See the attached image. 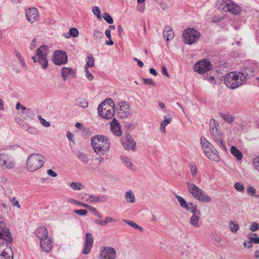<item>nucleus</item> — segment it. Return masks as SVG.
<instances>
[{
  "mask_svg": "<svg viewBox=\"0 0 259 259\" xmlns=\"http://www.w3.org/2000/svg\"><path fill=\"white\" fill-rule=\"evenodd\" d=\"M125 198L128 202L133 203L135 201V196L131 191L126 192Z\"/></svg>",
  "mask_w": 259,
  "mask_h": 259,
  "instance_id": "35",
  "label": "nucleus"
},
{
  "mask_svg": "<svg viewBox=\"0 0 259 259\" xmlns=\"http://www.w3.org/2000/svg\"><path fill=\"white\" fill-rule=\"evenodd\" d=\"M230 152L237 160H240L242 159L243 154L235 146H231Z\"/></svg>",
  "mask_w": 259,
  "mask_h": 259,
  "instance_id": "28",
  "label": "nucleus"
},
{
  "mask_svg": "<svg viewBox=\"0 0 259 259\" xmlns=\"http://www.w3.org/2000/svg\"><path fill=\"white\" fill-rule=\"evenodd\" d=\"M48 52L49 48L48 46L42 45L36 50L35 55L32 57L34 63H37L44 69H46L48 67L47 59Z\"/></svg>",
  "mask_w": 259,
  "mask_h": 259,
  "instance_id": "5",
  "label": "nucleus"
},
{
  "mask_svg": "<svg viewBox=\"0 0 259 259\" xmlns=\"http://www.w3.org/2000/svg\"><path fill=\"white\" fill-rule=\"evenodd\" d=\"M5 165L6 167L8 169L13 168L15 165V162L13 160H8L7 161Z\"/></svg>",
  "mask_w": 259,
  "mask_h": 259,
  "instance_id": "53",
  "label": "nucleus"
},
{
  "mask_svg": "<svg viewBox=\"0 0 259 259\" xmlns=\"http://www.w3.org/2000/svg\"><path fill=\"white\" fill-rule=\"evenodd\" d=\"M36 236L38 238L39 240L43 239L47 237H49L48 235V231L46 227H40L35 232Z\"/></svg>",
  "mask_w": 259,
  "mask_h": 259,
  "instance_id": "25",
  "label": "nucleus"
},
{
  "mask_svg": "<svg viewBox=\"0 0 259 259\" xmlns=\"http://www.w3.org/2000/svg\"><path fill=\"white\" fill-rule=\"evenodd\" d=\"M93 36L96 40L100 41L103 37V33L98 30H95L94 31Z\"/></svg>",
  "mask_w": 259,
  "mask_h": 259,
  "instance_id": "41",
  "label": "nucleus"
},
{
  "mask_svg": "<svg viewBox=\"0 0 259 259\" xmlns=\"http://www.w3.org/2000/svg\"><path fill=\"white\" fill-rule=\"evenodd\" d=\"M163 37L166 41L171 40L174 38V32L170 26H165L164 30L163 31Z\"/></svg>",
  "mask_w": 259,
  "mask_h": 259,
  "instance_id": "26",
  "label": "nucleus"
},
{
  "mask_svg": "<svg viewBox=\"0 0 259 259\" xmlns=\"http://www.w3.org/2000/svg\"><path fill=\"white\" fill-rule=\"evenodd\" d=\"M248 194L252 196H255L256 189L252 186H249L246 189Z\"/></svg>",
  "mask_w": 259,
  "mask_h": 259,
  "instance_id": "48",
  "label": "nucleus"
},
{
  "mask_svg": "<svg viewBox=\"0 0 259 259\" xmlns=\"http://www.w3.org/2000/svg\"><path fill=\"white\" fill-rule=\"evenodd\" d=\"M221 117L228 123H232L234 120V117L229 114L220 113Z\"/></svg>",
  "mask_w": 259,
  "mask_h": 259,
  "instance_id": "36",
  "label": "nucleus"
},
{
  "mask_svg": "<svg viewBox=\"0 0 259 259\" xmlns=\"http://www.w3.org/2000/svg\"><path fill=\"white\" fill-rule=\"evenodd\" d=\"M143 80L144 83L146 84L152 86L156 85L155 82L151 78H143Z\"/></svg>",
  "mask_w": 259,
  "mask_h": 259,
  "instance_id": "50",
  "label": "nucleus"
},
{
  "mask_svg": "<svg viewBox=\"0 0 259 259\" xmlns=\"http://www.w3.org/2000/svg\"><path fill=\"white\" fill-rule=\"evenodd\" d=\"M104 19L108 23L112 24L113 20L111 16L107 13H104L103 14Z\"/></svg>",
  "mask_w": 259,
  "mask_h": 259,
  "instance_id": "47",
  "label": "nucleus"
},
{
  "mask_svg": "<svg viewBox=\"0 0 259 259\" xmlns=\"http://www.w3.org/2000/svg\"><path fill=\"white\" fill-rule=\"evenodd\" d=\"M216 5L220 10L233 15H238L241 11L240 7L232 0H217Z\"/></svg>",
  "mask_w": 259,
  "mask_h": 259,
  "instance_id": "7",
  "label": "nucleus"
},
{
  "mask_svg": "<svg viewBox=\"0 0 259 259\" xmlns=\"http://www.w3.org/2000/svg\"><path fill=\"white\" fill-rule=\"evenodd\" d=\"M37 39L34 38L32 39L30 43L29 49L31 50H33L37 46Z\"/></svg>",
  "mask_w": 259,
  "mask_h": 259,
  "instance_id": "54",
  "label": "nucleus"
},
{
  "mask_svg": "<svg viewBox=\"0 0 259 259\" xmlns=\"http://www.w3.org/2000/svg\"><path fill=\"white\" fill-rule=\"evenodd\" d=\"M229 225L230 231L233 233H236L239 229V224L233 221H230L229 222Z\"/></svg>",
  "mask_w": 259,
  "mask_h": 259,
  "instance_id": "33",
  "label": "nucleus"
},
{
  "mask_svg": "<svg viewBox=\"0 0 259 259\" xmlns=\"http://www.w3.org/2000/svg\"><path fill=\"white\" fill-rule=\"evenodd\" d=\"M94 59L92 56L88 57L86 59V65L84 68H87L89 67H93L94 66Z\"/></svg>",
  "mask_w": 259,
  "mask_h": 259,
  "instance_id": "40",
  "label": "nucleus"
},
{
  "mask_svg": "<svg viewBox=\"0 0 259 259\" xmlns=\"http://www.w3.org/2000/svg\"><path fill=\"white\" fill-rule=\"evenodd\" d=\"M40 246L41 249L45 252H50L52 249V241L50 237H47L45 239H41Z\"/></svg>",
  "mask_w": 259,
  "mask_h": 259,
  "instance_id": "21",
  "label": "nucleus"
},
{
  "mask_svg": "<svg viewBox=\"0 0 259 259\" xmlns=\"http://www.w3.org/2000/svg\"><path fill=\"white\" fill-rule=\"evenodd\" d=\"M123 221L124 222H125V223H126L127 224H128V225L131 226V227H133L134 228L138 229L141 232L143 231V228L141 227H140L139 225H138L134 221H129V220H123Z\"/></svg>",
  "mask_w": 259,
  "mask_h": 259,
  "instance_id": "39",
  "label": "nucleus"
},
{
  "mask_svg": "<svg viewBox=\"0 0 259 259\" xmlns=\"http://www.w3.org/2000/svg\"><path fill=\"white\" fill-rule=\"evenodd\" d=\"M176 197L179 202L181 206L183 208L186 209L187 211H189L192 209L195 205H193L192 203H188L187 201L180 196L176 195Z\"/></svg>",
  "mask_w": 259,
  "mask_h": 259,
  "instance_id": "23",
  "label": "nucleus"
},
{
  "mask_svg": "<svg viewBox=\"0 0 259 259\" xmlns=\"http://www.w3.org/2000/svg\"><path fill=\"white\" fill-rule=\"evenodd\" d=\"M73 212L74 213L81 216L85 215L88 213V211L85 209H76Z\"/></svg>",
  "mask_w": 259,
  "mask_h": 259,
  "instance_id": "51",
  "label": "nucleus"
},
{
  "mask_svg": "<svg viewBox=\"0 0 259 259\" xmlns=\"http://www.w3.org/2000/svg\"><path fill=\"white\" fill-rule=\"evenodd\" d=\"M137 9L139 12H140L141 13H144L145 11V5H142V4H138V5L137 6Z\"/></svg>",
  "mask_w": 259,
  "mask_h": 259,
  "instance_id": "64",
  "label": "nucleus"
},
{
  "mask_svg": "<svg viewBox=\"0 0 259 259\" xmlns=\"http://www.w3.org/2000/svg\"><path fill=\"white\" fill-rule=\"evenodd\" d=\"M78 159L83 163H87L89 162V158L87 156L80 151H78L76 154Z\"/></svg>",
  "mask_w": 259,
  "mask_h": 259,
  "instance_id": "37",
  "label": "nucleus"
},
{
  "mask_svg": "<svg viewBox=\"0 0 259 259\" xmlns=\"http://www.w3.org/2000/svg\"><path fill=\"white\" fill-rule=\"evenodd\" d=\"M0 259H13V252L11 247L0 244Z\"/></svg>",
  "mask_w": 259,
  "mask_h": 259,
  "instance_id": "18",
  "label": "nucleus"
},
{
  "mask_svg": "<svg viewBox=\"0 0 259 259\" xmlns=\"http://www.w3.org/2000/svg\"><path fill=\"white\" fill-rule=\"evenodd\" d=\"M206 156L209 159L215 161H218L220 159L218 151L214 148L209 151Z\"/></svg>",
  "mask_w": 259,
  "mask_h": 259,
  "instance_id": "27",
  "label": "nucleus"
},
{
  "mask_svg": "<svg viewBox=\"0 0 259 259\" xmlns=\"http://www.w3.org/2000/svg\"><path fill=\"white\" fill-rule=\"evenodd\" d=\"M246 81V76L241 73H229L224 78L225 84L229 88L234 89Z\"/></svg>",
  "mask_w": 259,
  "mask_h": 259,
  "instance_id": "6",
  "label": "nucleus"
},
{
  "mask_svg": "<svg viewBox=\"0 0 259 259\" xmlns=\"http://www.w3.org/2000/svg\"><path fill=\"white\" fill-rule=\"evenodd\" d=\"M70 186L74 190H80L83 187L82 185L80 183L72 182Z\"/></svg>",
  "mask_w": 259,
  "mask_h": 259,
  "instance_id": "43",
  "label": "nucleus"
},
{
  "mask_svg": "<svg viewBox=\"0 0 259 259\" xmlns=\"http://www.w3.org/2000/svg\"><path fill=\"white\" fill-rule=\"evenodd\" d=\"M116 253L115 249L112 247H103L99 254V259H116Z\"/></svg>",
  "mask_w": 259,
  "mask_h": 259,
  "instance_id": "12",
  "label": "nucleus"
},
{
  "mask_svg": "<svg viewBox=\"0 0 259 259\" xmlns=\"http://www.w3.org/2000/svg\"><path fill=\"white\" fill-rule=\"evenodd\" d=\"M117 113L121 118H125L131 115V109L130 105L126 102H119L116 107Z\"/></svg>",
  "mask_w": 259,
  "mask_h": 259,
  "instance_id": "14",
  "label": "nucleus"
},
{
  "mask_svg": "<svg viewBox=\"0 0 259 259\" xmlns=\"http://www.w3.org/2000/svg\"><path fill=\"white\" fill-rule=\"evenodd\" d=\"M203 150L205 153V155H207L208 154L209 151H210L211 149H213L212 145L211 144L210 146H205L202 148Z\"/></svg>",
  "mask_w": 259,
  "mask_h": 259,
  "instance_id": "63",
  "label": "nucleus"
},
{
  "mask_svg": "<svg viewBox=\"0 0 259 259\" xmlns=\"http://www.w3.org/2000/svg\"><path fill=\"white\" fill-rule=\"evenodd\" d=\"M15 54L16 57H17L19 62L20 63L21 66L25 69L26 70L27 67L24 59L20 52L17 51H15Z\"/></svg>",
  "mask_w": 259,
  "mask_h": 259,
  "instance_id": "29",
  "label": "nucleus"
},
{
  "mask_svg": "<svg viewBox=\"0 0 259 259\" xmlns=\"http://www.w3.org/2000/svg\"><path fill=\"white\" fill-rule=\"evenodd\" d=\"M39 14L38 10L34 7L29 8L25 12L27 20L31 24L38 20Z\"/></svg>",
  "mask_w": 259,
  "mask_h": 259,
  "instance_id": "16",
  "label": "nucleus"
},
{
  "mask_svg": "<svg viewBox=\"0 0 259 259\" xmlns=\"http://www.w3.org/2000/svg\"><path fill=\"white\" fill-rule=\"evenodd\" d=\"M253 165L255 169L259 172V157H256L254 159Z\"/></svg>",
  "mask_w": 259,
  "mask_h": 259,
  "instance_id": "58",
  "label": "nucleus"
},
{
  "mask_svg": "<svg viewBox=\"0 0 259 259\" xmlns=\"http://www.w3.org/2000/svg\"><path fill=\"white\" fill-rule=\"evenodd\" d=\"M94 239L92 235L90 233H87L85 237V243L82 253L84 254H88L90 253L93 247Z\"/></svg>",
  "mask_w": 259,
  "mask_h": 259,
  "instance_id": "19",
  "label": "nucleus"
},
{
  "mask_svg": "<svg viewBox=\"0 0 259 259\" xmlns=\"http://www.w3.org/2000/svg\"><path fill=\"white\" fill-rule=\"evenodd\" d=\"M189 211H190L193 213L192 216L190 218V224L194 228H199L201 225V223L200 222L201 212L198 209L197 206L195 205L194 207Z\"/></svg>",
  "mask_w": 259,
  "mask_h": 259,
  "instance_id": "11",
  "label": "nucleus"
},
{
  "mask_svg": "<svg viewBox=\"0 0 259 259\" xmlns=\"http://www.w3.org/2000/svg\"><path fill=\"white\" fill-rule=\"evenodd\" d=\"M86 195L88 196V198L86 200V201L90 203L95 202H104L107 200V198L105 195H102L100 197L96 196L94 195L86 194Z\"/></svg>",
  "mask_w": 259,
  "mask_h": 259,
  "instance_id": "24",
  "label": "nucleus"
},
{
  "mask_svg": "<svg viewBox=\"0 0 259 259\" xmlns=\"http://www.w3.org/2000/svg\"><path fill=\"white\" fill-rule=\"evenodd\" d=\"M212 68V65L207 59H202L194 65V70L199 74H203L210 70Z\"/></svg>",
  "mask_w": 259,
  "mask_h": 259,
  "instance_id": "10",
  "label": "nucleus"
},
{
  "mask_svg": "<svg viewBox=\"0 0 259 259\" xmlns=\"http://www.w3.org/2000/svg\"><path fill=\"white\" fill-rule=\"evenodd\" d=\"M93 13L98 19H101V11L99 7L95 6L93 8Z\"/></svg>",
  "mask_w": 259,
  "mask_h": 259,
  "instance_id": "46",
  "label": "nucleus"
},
{
  "mask_svg": "<svg viewBox=\"0 0 259 259\" xmlns=\"http://www.w3.org/2000/svg\"><path fill=\"white\" fill-rule=\"evenodd\" d=\"M234 187L235 189L239 192H243L244 190V186L242 183L241 182H237L236 183Z\"/></svg>",
  "mask_w": 259,
  "mask_h": 259,
  "instance_id": "45",
  "label": "nucleus"
},
{
  "mask_svg": "<svg viewBox=\"0 0 259 259\" xmlns=\"http://www.w3.org/2000/svg\"><path fill=\"white\" fill-rule=\"evenodd\" d=\"M250 234H247V238L250 241L251 243H255V244H259V237H250Z\"/></svg>",
  "mask_w": 259,
  "mask_h": 259,
  "instance_id": "52",
  "label": "nucleus"
},
{
  "mask_svg": "<svg viewBox=\"0 0 259 259\" xmlns=\"http://www.w3.org/2000/svg\"><path fill=\"white\" fill-rule=\"evenodd\" d=\"M68 56L65 51H55L54 53L53 61L57 65L65 64L67 62Z\"/></svg>",
  "mask_w": 259,
  "mask_h": 259,
  "instance_id": "13",
  "label": "nucleus"
},
{
  "mask_svg": "<svg viewBox=\"0 0 259 259\" xmlns=\"http://www.w3.org/2000/svg\"><path fill=\"white\" fill-rule=\"evenodd\" d=\"M46 161V158L39 154L30 155L26 161V167L29 171H34L42 167Z\"/></svg>",
  "mask_w": 259,
  "mask_h": 259,
  "instance_id": "3",
  "label": "nucleus"
},
{
  "mask_svg": "<svg viewBox=\"0 0 259 259\" xmlns=\"http://www.w3.org/2000/svg\"><path fill=\"white\" fill-rule=\"evenodd\" d=\"M200 143L202 148L204 147L205 146H210L211 145V143L207 141L205 138L201 139Z\"/></svg>",
  "mask_w": 259,
  "mask_h": 259,
  "instance_id": "61",
  "label": "nucleus"
},
{
  "mask_svg": "<svg viewBox=\"0 0 259 259\" xmlns=\"http://www.w3.org/2000/svg\"><path fill=\"white\" fill-rule=\"evenodd\" d=\"M219 123L214 119H211L210 120V133L214 139L218 141L219 146L224 151H227V148L223 141L224 136L222 132L219 131Z\"/></svg>",
  "mask_w": 259,
  "mask_h": 259,
  "instance_id": "8",
  "label": "nucleus"
},
{
  "mask_svg": "<svg viewBox=\"0 0 259 259\" xmlns=\"http://www.w3.org/2000/svg\"><path fill=\"white\" fill-rule=\"evenodd\" d=\"M76 75V71L70 67H64L62 69L61 76L64 80L68 78L74 77Z\"/></svg>",
  "mask_w": 259,
  "mask_h": 259,
  "instance_id": "20",
  "label": "nucleus"
},
{
  "mask_svg": "<svg viewBox=\"0 0 259 259\" xmlns=\"http://www.w3.org/2000/svg\"><path fill=\"white\" fill-rule=\"evenodd\" d=\"M200 143L202 148L204 147L205 146H210L211 145V143L207 141L205 138L201 139Z\"/></svg>",
  "mask_w": 259,
  "mask_h": 259,
  "instance_id": "60",
  "label": "nucleus"
},
{
  "mask_svg": "<svg viewBox=\"0 0 259 259\" xmlns=\"http://www.w3.org/2000/svg\"><path fill=\"white\" fill-rule=\"evenodd\" d=\"M0 239H4L10 243L13 241V238L10 231L6 227L5 223L1 218H0Z\"/></svg>",
  "mask_w": 259,
  "mask_h": 259,
  "instance_id": "15",
  "label": "nucleus"
},
{
  "mask_svg": "<svg viewBox=\"0 0 259 259\" xmlns=\"http://www.w3.org/2000/svg\"><path fill=\"white\" fill-rule=\"evenodd\" d=\"M111 130L114 135L117 136H120L122 134L120 124L119 122L114 118L110 123Z\"/></svg>",
  "mask_w": 259,
  "mask_h": 259,
  "instance_id": "22",
  "label": "nucleus"
},
{
  "mask_svg": "<svg viewBox=\"0 0 259 259\" xmlns=\"http://www.w3.org/2000/svg\"><path fill=\"white\" fill-rule=\"evenodd\" d=\"M35 114L30 109H27L26 111V116L24 117L26 119H32L34 118Z\"/></svg>",
  "mask_w": 259,
  "mask_h": 259,
  "instance_id": "44",
  "label": "nucleus"
},
{
  "mask_svg": "<svg viewBox=\"0 0 259 259\" xmlns=\"http://www.w3.org/2000/svg\"><path fill=\"white\" fill-rule=\"evenodd\" d=\"M163 121L160 124V131L161 132H165V126L169 124L171 121V118L170 117L167 118L166 116L163 117Z\"/></svg>",
  "mask_w": 259,
  "mask_h": 259,
  "instance_id": "30",
  "label": "nucleus"
},
{
  "mask_svg": "<svg viewBox=\"0 0 259 259\" xmlns=\"http://www.w3.org/2000/svg\"><path fill=\"white\" fill-rule=\"evenodd\" d=\"M200 35V33L193 28L186 29L183 33L184 42L188 45H192L199 38Z\"/></svg>",
  "mask_w": 259,
  "mask_h": 259,
  "instance_id": "9",
  "label": "nucleus"
},
{
  "mask_svg": "<svg viewBox=\"0 0 259 259\" xmlns=\"http://www.w3.org/2000/svg\"><path fill=\"white\" fill-rule=\"evenodd\" d=\"M38 118L41 124L45 127H49L50 126V123L48 122L46 119L43 118L41 115H38Z\"/></svg>",
  "mask_w": 259,
  "mask_h": 259,
  "instance_id": "49",
  "label": "nucleus"
},
{
  "mask_svg": "<svg viewBox=\"0 0 259 259\" xmlns=\"http://www.w3.org/2000/svg\"><path fill=\"white\" fill-rule=\"evenodd\" d=\"M197 168L195 165H191L190 166V171L193 178H194L197 173Z\"/></svg>",
  "mask_w": 259,
  "mask_h": 259,
  "instance_id": "55",
  "label": "nucleus"
},
{
  "mask_svg": "<svg viewBox=\"0 0 259 259\" xmlns=\"http://www.w3.org/2000/svg\"><path fill=\"white\" fill-rule=\"evenodd\" d=\"M114 106L115 104L113 100L111 99L105 100L98 106L99 115L101 117L106 119H111L115 113Z\"/></svg>",
  "mask_w": 259,
  "mask_h": 259,
  "instance_id": "2",
  "label": "nucleus"
},
{
  "mask_svg": "<svg viewBox=\"0 0 259 259\" xmlns=\"http://www.w3.org/2000/svg\"><path fill=\"white\" fill-rule=\"evenodd\" d=\"M243 74L244 76L247 77H251L253 75L254 70L252 68H246L242 72H239Z\"/></svg>",
  "mask_w": 259,
  "mask_h": 259,
  "instance_id": "38",
  "label": "nucleus"
},
{
  "mask_svg": "<svg viewBox=\"0 0 259 259\" xmlns=\"http://www.w3.org/2000/svg\"><path fill=\"white\" fill-rule=\"evenodd\" d=\"M79 35V32L76 28H71L69 30V32L67 34H65L66 38H69L70 36L77 37Z\"/></svg>",
  "mask_w": 259,
  "mask_h": 259,
  "instance_id": "34",
  "label": "nucleus"
},
{
  "mask_svg": "<svg viewBox=\"0 0 259 259\" xmlns=\"http://www.w3.org/2000/svg\"><path fill=\"white\" fill-rule=\"evenodd\" d=\"M259 229V225L256 222H253L252 225L250 226V230L252 232H255L257 231Z\"/></svg>",
  "mask_w": 259,
  "mask_h": 259,
  "instance_id": "57",
  "label": "nucleus"
},
{
  "mask_svg": "<svg viewBox=\"0 0 259 259\" xmlns=\"http://www.w3.org/2000/svg\"><path fill=\"white\" fill-rule=\"evenodd\" d=\"M11 204L13 206H16L18 208H20V205L19 201L16 200V198L14 197L11 199Z\"/></svg>",
  "mask_w": 259,
  "mask_h": 259,
  "instance_id": "62",
  "label": "nucleus"
},
{
  "mask_svg": "<svg viewBox=\"0 0 259 259\" xmlns=\"http://www.w3.org/2000/svg\"><path fill=\"white\" fill-rule=\"evenodd\" d=\"M84 71H85V76L90 81H92L94 79V76L93 75V74H92V73H91L89 70V69H87V68H84Z\"/></svg>",
  "mask_w": 259,
  "mask_h": 259,
  "instance_id": "56",
  "label": "nucleus"
},
{
  "mask_svg": "<svg viewBox=\"0 0 259 259\" xmlns=\"http://www.w3.org/2000/svg\"><path fill=\"white\" fill-rule=\"evenodd\" d=\"M77 104L82 108H87L88 106V102L84 99L79 98L77 100Z\"/></svg>",
  "mask_w": 259,
  "mask_h": 259,
  "instance_id": "42",
  "label": "nucleus"
},
{
  "mask_svg": "<svg viewBox=\"0 0 259 259\" xmlns=\"http://www.w3.org/2000/svg\"><path fill=\"white\" fill-rule=\"evenodd\" d=\"M120 159L123 164L128 168L132 169L133 167V164L130 158L122 155L120 157Z\"/></svg>",
  "mask_w": 259,
  "mask_h": 259,
  "instance_id": "31",
  "label": "nucleus"
},
{
  "mask_svg": "<svg viewBox=\"0 0 259 259\" xmlns=\"http://www.w3.org/2000/svg\"><path fill=\"white\" fill-rule=\"evenodd\" d=\"M122 145L125 150L135 151L136 147V144L133 140L132 136L130 134H127L121 141Z\"/></svg>",
  "mask_w": 259,
  "mask_h": 259,
  "instance_id": "17",
  "label": "nucleus"
},
{
  "mask_svg": "<svg viewBox=\"0 0 259 259\" xmlns=\"http://www.w3.org/2000/svg\"><path fill=\"white\" fill-rule=\"evenodd\" d=\"M82 206L86 208L89 209V210H90L94 214H95L98 218H102V215L98 211L97 209L96 208H95L94 207L91 206L88 204H83V205H82Z\"/></svg>",
  "mask_w": 259,
  "mask_h": 259,
  "instance_id": "32",
  "label": "nucleus"
},
{
  "mask_svg": "<svg viewBox=\"0 0 259 259\" xmlns=\"http://www.w3.org/2000/svg\"><path fill=\"white\" fill-rule=\"evenodd\" d=\"M91 145L95 153L103 155L109 151L111 143L108 137L97 135L92 138Z\"/></svg>",
  "mask_w": 259,
  "mask_h": 259,
  "instance_id": "1",
  "label": "nucleus"
},
{
  "mask_svg": "<svg viewBox=\"0 0 259 259\" xmlns=\"http://www.w3.org/2000/svg\"><path fill=\"white\" fill-rule=\"evenodd\" d=\"M200 143L202 148L204 147L205 146H210L211 145V143L207 141L205 138L201 139Z\"/></svg>",
  "mask_w": 259,
  "mask_h": 259,
  "instance_id": "59",
  "label": "nucleus"
},
{
  "mask_svg": "<svg viewBox=\"0 0 259 259\" xmlns=\"http://www.w3.org/2000/svg\"><path fill=\"white\" fill-rule=\"evenodd\" d=\"M186 184L189 192L196 200L203 202H210L211 201V198L194 184L186 182Z\"/></svg>",
  "mask_w": 259,
  "mask_h": 259,
  "instance_id": "4",
  "label": "nucleus"
}]
</instances>
